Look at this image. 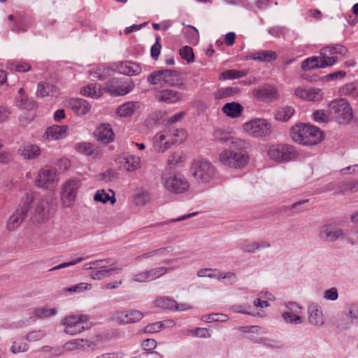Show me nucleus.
<instances>
[{
  "label": "nucleus",
  "mask_w": 358,
  "mask_h": 358,
  "mask_svg": "<svg viewBox=\"0 0 358 358\" xmlns=\"http://www.w3.org/2000/svg\"><path fill=\"white\" fill-rule=\"evenodd\" d=\"M180 55L183 59L187 60L188 62H192L194 59L193 50L189 46L186 45L180 49Z\"/></svg>",
  "instance_id": "8fccbe9b"
},
{
  "label": "nucleus",
  "mask_w": 358,
  "mask_h": 358,
  "mask_svg": "<svg viewBox=\"0 0 358 358\" xmlns=\"http://www.w3.org/2000/svg\"><path fill=\"white\" fill-rule=\"evenodd\" d=\"M308 321L315 326H321L324 323L323 314L320 308L316 304H312L308 308Z\"/></svg>",
  "instance_id": "393cba45"
},
{
  "label": "nucleus",
  "mask_w": 358,
  "mask_h": 358,
  "mask_svg": "<svg viewBox=\"0 0 358 358\" xmlns=\"http://www.w3.org/2000/svg\"><path fill=\"white\" fill-rule=\"evenodd\" d=\"M267 155L272 160L282 162L296 159L298 152L293 145L278 144L270 146L267 151Z\"/></svg>",
  "instance_id": "6e6552de"
},
{
  "label": "nucleus",
  "mask_w": 358,
  "mask_h": 358,
  "mask_svg": "<svg viewBox=\"0 0 358 358\" xmlns=\"http://www.w3.org/2000/svg\"><path fill=\"white\" fill-rule=\"evenodd\" d=\"M242 146L230 145L229 150L222 151L220 155V162L225 166L232 168H241L245 166L249 157L241 149Z\"/></svg>",
  "instance_id": "39448f33"
},
{
  "label": "nucleus",
  "mask_w": 358,
  "mask_h": 358,
  "mask_svg": "<svg viewBox=\"0 0 358 358\" xmlns=\"http://www.w3.org/2000/svg\"><path fill=\"white\" fill-rule=\"evenodd\" d=\"M143 313L136 310L130 311H117L113 317V320L120 324L134 323L143 317Z\"/></svg>",
  "instance_id": "dca6fc26"
},
{
  "label": "nucleus",
  "mask_w": 358,
  "mask_h": 358,
  "mask_svg": "<svg viewBox=\"0 0 358 358\" xmlns=\"http://www.w3.org/2000/svg\"><path fill=\"white\" fill-rule=\"evenodd\" d=\"M8 20L13 22V24L10 26V29L13 31H18L20 30V19L16 18L13 15H9L8 16Z\"/></svg>",
  "instance_id": "0e129e2a"
},
{
  "label": "nucleus",
  "mask_w": 358,
  "mask_h": 358,
  "mask_svg": "<svg viewBox=\"0 0 358 358\" xmlns=\"http://www.w3.org/2000/svg\"><path fill=\"white\" fill-rule=\"evenodd\" d=\"M164 187L169 192L182 194L189 187L187 180L180 174L164 173L162 177Z\"/></svg>",
  "instance_id": "0eeeda50"
},
{
  "label": "nucleus",
  "mask_w": 358,
  "mask_h": 358,
  "mask_svg": "<svg viewBox=\"0 0 358 358\" xmlns=\"http://www.w3.org/2000/svg\"><path fill=\"white\" fill-rule=\"evenodd\" d=\"M80 93L84 96H90L92 98L100 97L102 94V90L100 87H97L96 84H90L87 87H83Z\"/></svg>",
  "instance_id": "72a5a7b5"
},
{
  "label": "nucleus",
  "mask_w": 358,
  "mask_h": 358,
  "mask_svg": "<svg viewBox=\"0 0 358 358\" xmlns=\"http://www.w3.org/2000/svg\"><path fill=\"white\" fill-rule=\"evenodd\" d=\"M257 243L256 241L241 245V249L244 252H255L257 251Z\"/></svg>",
  "instance_id": "774afa93"
},
{
  "label": "nucleus",
  "mask_w": 358,
  "mask_h": 358,
  "mask_svg": "<svg viewBox=\"0 0 358 358\" xmlns=\"http://www.w3.org/2000/svg\"><path fill=\"white\" fill-rule=\"evenodd\" d=\"M169 268L166 267H157L150 270H148V277L150 280H155L164 274H165Z\"/></svg>",
  "instance_id": "49530a36"
},
{
  "label": "nucleus",
  "mask_w": 358,
  "mask_h": 358,
  "mask_svg": "<svg viewBox=\"0 0 358 358\" xmlns=\"http://www.w3.org/2000/svg\"><path fill=\"white\" fill-rule=\"evenodd\" d=\"M160 37L156 36V41L155 44L151 47L150 52L151 56L153 59H157L160 54L162 45L159 43Z\"/></svg>",
  "instance_id": "052dcab7"
},
{
  "label": "nucleus",
  "mask_w": 358,
  "mask_h": 358,
  "mask_svg": "<svg viewBox=\"0 0 358 358\" xmlns=\"http://www.w3.org/2000/svg\"><path fill=\"white\" fill-rule=\"evenodd\" d=\"M176 303L175 300L167 296L159 297L155 301L156 306L168 310H173Z\"/></svg>",
  "instance_id": "ea45409f"
},
{
  "label": "nucleus",
  "mask_w": 358,
  "mask_h": 358,
  "mask_svg": "<svg viewBox=\"0 0 358 358\" xmlns=\"http://www.w3.org/2000/svg\"><path fill=\"white\" fill-rule=\"evenodd\" d=\"M87 258V257H78V258H76V259H73L72 261H70L69 262H64V263L60 264H59L57 266H55V267H53L52 268H50L49 271H55V270H57V269L63 268H66V267H68V266H70L76 265V264L81 262L84 259H86Z\"/></svg>",
  "instance_id": "4d7b16f0"
},
{
  "label": "nucleus",
  "mask_w": 358,
  "mask_h": 358,
  "mask_svg": "<svg viewBox=\"0 0 358 358\" xmlns=\"http://www.w3.org/2000/svg\"><path fill=\"white\" fill-rule=\"evenodd\" d=\"M247 58L262 62H270L277 59V54L272 50H259L251 53Z\"/></svg>",
  "instance_id": "a878e982"
},
{
  "label": "nucleus",
  "mask_w": 358,
  "mask_h": 358,
  "mask_svg": "<svg viewBox=\"0 0 358 358\" xmlns=\"http://www.w3.org/2000/svg\"><path fill=\"white\" fill-rule=\"evenodd\" d=\"M110 192H112L111 196L103 189L97 190L94 196V200L95 201L101 202L103 203H106V202L110 201L111 204H114L116 201L115 198V192L111 189H110Z\"/></svg>",
  "instance_id": "f704fd0d"
},
{
  "label": "nucleus",
  "mask_w": 358,
  "mask_h": 358,
  "mask_svg": "<svg viewBox=\"0 0 358 358\" xmlns=\"http://www.w3.org/2000/svg\"><path fill=\"white\" fill-rule=\"evenodd\" d=\"M293 141L305 145H313L322 139V132L315 126L308 124H297L290 130Z\"/></svg>",
  "instance_id": "f03ea898"
},
{
  "label": "nucleus",
  "mask_w": 358,
  "mask_h": 358,
  "mask_svg": "<svg viewBox=\"0 0 358 358\" xmlns=\"http://www.w3.org/2000/svg\"><path fill=\"white\" fill-rule=\"evenodd\" d=\"M31 69V64L25 62H13L10 64V69L20 73H25Z\"/></svg>",
  "instance_id": "37998d69"
},
{
  "label": "nucleus",
  "mask_w": 358,
  "mask_h": 358,
  "mask_svg": "<svg viewBox=\"0 0 358 358\" xmlns=\"http://www.w3.org/2000/svg\"><path fill=\"white\" fill-rule=\"evenodd\" d=\"M134 199L136 204L143 206L150 201V196L147 191L138 189L134 193Z\"/></svg>",
  "instance_id": "a19ab883"
},
{
  "label": "nucleus",
  "mask_w": 358,
  "mask_h": 358,
  "mask_svg": "<svg viewBox=\"0 0 358 358\" xmlns=\"http://www.w3.org/2000/svg\"><path fill=\"white\" fill-rule=\"evenodd\" d=\"M94 136L98 141L108 144L113 141L115 135L110 124H102L96 129Z\"/></svg>",
  "instance_id": "412c9836"
},
{
  "label": "nucleus",
  "mask_w": 358,
  "mask_h": 358,
  "mask_svg": "<svg viewBox=\"0 0 358 358\" xmlns=\"http://www.w3.org/2000/svg\"><path fill=\"white\" fill-rule=\"evenodd\" d=\"M155 98L159 102L176 103L182 100V94L171 89H164L157 91Z\"/></svg>",
  "instance_id": "f3484780"
},
{
  "label": "nucleus",
  "mask_w": 358,
  "mask_h": 358,
  "mask_svg": "<svg viewBox=\"0 0 358 358\" xmlns=\"http://www.w3.org/2000/svg\"><path fill=\"white\" fill-rule=\"evenodd\" d=\"M28 350V345L23 341H14L10 347L13 354L25 352Z\"/></svg>",
  "instance_id": "603ef678"
},
{
  "label": "nucleus",
  "mask_w": 358,
  "mask_h": 358,
  "mask_svg": "<svg viewBox=\"0 0 358 358\" xmlns=\"http://www.w3.org/2000/svg\"><path fill=\"white\" fill-rule=\"evenodd\" d=\"M75 149L78 152L85 155H94L96 154V148L90 143H80L76 145Z\"/></svg>",
  "instance_id": "e433bc0d"
},
{
  "label": "nucleus",
  "mask_w": 358,
  "mask_h": 358,
  "mask_svg": "<svg viewBox=\"0 0 358 358\" xmlns=\"http://www.w3.org/2000/svg\"><path fill=\"white\" fill-rule=\"evenodd\" d=\"M324 297L327 300L335 301L338 297V290L336 287H331L324 292Z\"/></svg>",
  "instance_id": "e2e57ef3"
},
{
  "label": "nucleus",
  "mask_w": 358,
  "mask_h": 358,
  "mask_svg": "<svg viewBox=\"0 0 358 358\" xmlns=\"http://www.w3.org/2000/svg\"><path fill=\"white\" fill-rule=\"evenodd\" d=\"M286 30L287 29L285 27L276 26L269 28L268 29V32L269 34L275 38H280L285 35Z\"/></svg>",
  "instance_id": "864d4df0"
},
{
  "label": "nucleus",
  "mask_w": 358,
  "mask_h": 358,
  "mask_svg": "<svg viewBox=\"0 0 358 358\" xmlns=\"http://www.w3.org/2000/svg\"><path fill=\"white\" fill-rule=\"evenodd\" d=\"M329 114L339 124H349L352 117V108L345 99H336L329 104Z\"/></svg>",
  "instance_id": "7ed1b4c3"
},
{
  "label": "nucleus",
  "mask_w": 358,
  "mask_h": 358,
  "mask_svg": "<svg viewBox=\"0 0 358 358\" xmlns=\"http://www.w3.org/2000/svg\"><path fill=\"white\" fill-rule=\"evenodd\" d=\"M64 348L61 347H50L46 346V354L48 353L50 357L60 355L64 353Z\"/></svg>",
  "instance_id": "338daca9"
},
{
  "label": "nucleus",
  "mask_w": 358,
  "mask_h": 358,
  "mask_svg": "<svg viewBox=\"0 0 358 358\" xmlns=\"http://www.w3.org/2000/svg\"><path fill=\"white\" fill-rule=\"evenodd\" d=\"M67 106L78 115H84L91 109L90 104L81 98H72L67 101Z\"/></svg>",
  "instance_id": "aec40b11"
},
{
  "label": "nucleus",
  "mask_w": 358,
  "mask_h": 358,
  "mask_svg": "<svg viewBox=\"0 0 358 358\" xmlns=\"http://www.w3.org/2000/svg\"><path fill=\"white\" fill-rule=\"evenodd\" d=\"M17 152L24 159H34L40 155L41 150L36 145L24 143L19 148Z\"/></svg>",
  "instance_id": "b1692460"
},
{
  "label": "nucleus",
  "mask_w": 358,
  "mask_h": 358,
  "mask_svg": "<svg viewBox=\"0 0 358 358\" xmlns=\"http://www.w3.org/2000/svg\"><path fill=\"white\" fill-rule=\"evenodd\" d=\"M203 320L207 322H225L228 320V317L224 314L213 313L203 316Z\"/></svg>",
  "instance_id": "09e8293b"
},
{
  "label": "nucleus",
  "mask_w": 358,
  "mask_h": 358,
  "mask_svg": "<svg viewBox=\"0 0 358 358\" xmlns=\"http://www.w3.org/2000/svg\"><path fill=\"white\" fill-rule=\"evenodd\" d=\"M190 171L196 182L199 183L209 182L215 175V169L212 164L203 159L194 161Z\"/></svg>",
  "instance_id": "423d86ee"
},
{
  "label": "nucleus",
  "mask_w": 358,
  "mask_h": 358,
  "mask_svg": "<svg viewBox=\"0 0 358 358\" xmlns=\"http://www.w3.org/2000/svg\"><path fill=\"white\" fill-rule=\"evenodd\" d=\"M152 85H167L170 87H180L181 83L179 73L175 70L160 69L152 71L147 78Z\"/></svg>",
  "instance_id": "20e7f679"
},
{
  "label": "nucleus",
  "mask_w": 358,
  "mask_h": 358,
  "mask_svg": "<svg viewBox=\"0 0 358 358\" xmlns=\"http://www.w3.org/2000/svg\"><path fill=\"white\" fill-rule=\"evenodd\" d=\"M15 106L20 108L31 110L35 108L36 103L28 98L24 88L21 87L15 96Z\"/></svg>",
  "instance_id": "bb28decb"
},
{
  "label": "nucleus",
  "mask_w": 358,
  "mask_h": 358,
  "mask_svg": "<svg viewBox=\"0 0 358 358\" xmlns=\"http://www.w3.org/2000/svg\"><path fill=\"white\" fill-rule=\"evenodd\" d=\"M83 343V339H72L66 342L64 345V351H73L75 350H80L83 346L80 343Z\"/></svg>",
  "instance_id": "de8ad7c7"
},
{
  "label": "nucleus",
  "mask_w": 358,
  "mask_h": 358,
  "mask_svg": "<svg viewBox=\"0 0 358 358\" xmlns=\"http://www.w3.org/2000/svg\"><path fill=\"white\" fill-rule=\"evenodd\" d=\"M104 263L112 266L114 265L115 262L112 259H105L92 262L91 264H92L93 267H95V269L96 268H100L101 269H106V265Z\"/></svg>",
  "instance_id": "13d9d810"
},
{
  "label": "nucleus",
  "mask_w": 358,
  "mask_h": 358,
  "mask_svg": "<svg viewBox=\"0 0 358 358\" xmlns=\"http://www.w3.org/2000/svg\"><path fill=\"white\" fill-rule=\"evenodd\" d=\"M253 94L257 99L264 101L271 102L279 99L280 94L273 86H266L263 88L255 89Z\"/></svg>",
  "instance_id": "6ab92c4d"
},
{
  "label": "nucleus",
  "mask_w": 358,
  "mask_h": 358,
  "mask_svg": "<svg viewBox=\"0 0 358 358\" xmlns=\"http://www.w3.org/2000/svg\"><path fill=\"white\" fill-rule=\"evenodd\" d=\"M294 315H295V314H293V313L292 314L290 313L284 312L282 314V317L283 318V320H285V322L286 323L296 324H301L302 322L301 316L299 315V320L295 321V320H294V317H295Z\"/></svg>",
  "instance_id": "680f3d73"
},
{
  "label": "nucleus",
  "mask_w": 358,
  "mask_h": 358,
  "mask_svg": "<svg viewBox=\"0 0 358 358\" xmlns=\"http://www.w3.org/2000/svg\"><path fill=\"white\" fill-rule=\"evenodd\" d=\"M164 324L157 322L150 324L147 325L145 327L144 331L145 333L154 334L159 332L162 328H164Z\"/></svg>",
  "instance_id": "5fc2aeb1"
},
{
  "label": "nucleus",
  "mask_w": 358,
  "mask_h": 358,
  "mask_svg": "<svg viewBox=\"0 0 358 358\" xmlns=\"http://www.w3.org/2000/svg\"><path fill=\"white\" fill-rule=\"evenodd\" d=\"M90 275L94 280H101L103 278L107 277V271L106 269H94L92 271H91Z\"/></svg>",
  "instance_id": "69168bd1"
},
{
  "label": "nucleus",
  "mask_w": 358,
  "mask_h": 358,
  "mask_svg": "<svg viewBox=\"0 0 358 358\" xmlns=\"http://www.w3.org/2000/svg\"><path fill=\"white\" fill-rule=\"evenodd\" d=\"M124 167L127 171H134L141 167V158L136 155H129L123 158Z\"/></svg>",
  "instance_id": "2f4dec72"
},
{
  "label": "nucleus",
  "mask_w": 358,
  "mask_h": 358,
  "mask_svg": "<svg viewBox=\"0 0 358 358\" xmlns=\"http://www.w3.org/2000/svg\"><path fill=\"white\" fill-rule=\"evenodd\" d=\"M294 94L299 99L307 101H319L323 97V92L319 88L298 87L295 90Z\"/></svg>",
  "instance_id": "a211bd4d"
},
{
  "label": "nucleus",
  "mask_w": 358,
  "mask_h": 358,
  "mask_svg": "<svg viewBox=\"0 0 358 358\" xmlns=\"http://www.w3.org/2000/svg\"><path fill=\"white\" fill-rule=\"evenodd\" d=\"M46 188H48V185H50V188L53 189L59 180L57 177V171L55 167H50L49 169H46Z\"/></svg>",
  "instance_id": "58836bf2"
},
{
  "label": "nucleus",
  "mask_w": 358,
  "mask_h": 358,
  "mask_svg": "<svg viewBox=\"0 0 358 358\" xmlns=\"http://www.w3.org/2000/svg\"><path fill=\"white\" fill-rule=\"evenodd\" d=\"M286 308H287V310L285 311L286 313H290L295 314L294 320L295 321L299 320V315L301 314V310L302 308L301 306H299L298 303L295 302H288L286 303Z\"/></svg>",
  "instance_id": "c03bdc74"
},
{
  "label": "nucleus",
  "mask_w": 358,
  "mask_h": 358,
  "mask_svg": "<svg viewBox=\"0 0 358 358\" xmlns=\"http://www.w3.org/2000/svg\"><path fill=\"white\" fill-rule=\"evenodd\" d=\"M213 136L220 143H229V146L232 145H234L235 146H243L244 143L243 141L231 137L229 133L221 129H215L213 132Z\"/></svg>",
  "instance_id": "5701e85b"
},
{
  "label": "nucleus",
  "mask_w": 358,
  "mask_h": 358,
  "mask_svg": "<svg viewBox=\"0 0 358 358\" xmlns=\"http://www.w3.org/2000/svg\"><path fill=\"white\" fill-rule=\"evenodd\" d=\"M338 191L334 194L350 195L358 192V180H350L343 182L338 186Z\"/></svg>",
  "instance_id": "7c9ffc66"
},
{
  "label": "nucleus",
  "mask_w": 358,
  "mask_h": 358,
  "mask_svg": "<svg viewBox=\"0 0 358 358\" xmlns=\"http://www.w3.org/2000/svg\"><path fill=\"white\" fill-rule=\"evenodd\" d=\"M120 72L129 76L139 75L141 71V66L136 62L126 61L120 64Z\"/></svg>",
  "instance_id": "cd10ccee"
},
{
  "label": "nucleus",
  "mask_w": 358,
  "mask_h": 358,
  "mask_svg": "<svg viewBox=\"0 0 358 358\" xmlns=\"http://www.w3.org/2000/svg\"><path fill=\"white\" fill-rule=\"evenodd\" d=\"M294 113V109L292 106H284L279 108L275 114L277 120L287 122Z\"/></svg>",
  "instance_id": "c9c22d12"
},
{
  "label": "nucleus",
  "mask_w": 358,
  "mask_h": 358,
  "mask_svg": "<svg viewBox=\"0 0 358 358\" xmlns=\"http://www.w3.org/2000/svg\"><path fill=\"white\" fill-rule=\"evenodd\" d=\"M329 115L323 110H316L313 113V119L317 122H327L329 120Z\"/></svg>",
  "instance_id": "bf43d9fd"
},
{
  "label": "nucleus",
  "mask_w": 358,
  "mask_h": 358,
  "mask_svg": "<svg viewBox=\"0 0 358 358\" xmlns=\"http://www.w3.org/2000/svg\"><path fill=\"white\" fill-rule=\"evenodd\" d=\"M87 315H71L64 317L63 324L65 326V332L73 336L88 329L90 325L88 323Z\"/></svg>",
  "instance_id": "1a4fd4ad"
},
{
  "label": "nucleus",
  "mask_w": 358,
  "mask_h": 358,
  "mask_svg": "<svg viewBox=\"0 0 358 358\" xmlns=\"http://www.w3.org/2000/svg\"><path fill=\"white\" fill-rule=\"evenodd\" d=\"M327 66H331V63H327L324 58H322V55L313 56L305 59L301 64L303 70H310L314 69H323Z\"/></svg>",
  "instance_id": "4be33fe9"
},
{
  "label": "nucleus",
  "mask_w": 358,
  "mask_h": 358,
  "mask_svg": "<svg viewBox=\"0 0 358 358\" xmlns=\"http://www.w3.org/2000/svg\"><path fill=\"white\" fill-rule=\"evenodd\" d=\"M134 85L131 80L124 81L115 78L107 81L103 90L113 96L127 94L133 90Z\"/></svg>",
  "instance_id": "9b49d317"
},
{
  "label": "nucleus",
  "mask_w": 358,
  "mask_h": 358,
  "mask_svg": "<svg viewBox=\"0 0 358 358\" xmlns=\"http://www.w3.org/2000/svg\"><path fill=\"white\" fill-rule=\"evenodd\" d=\"M244 130L254 137L268 136L272 133V126L265 119L255 118L244 124Z\"/></svg>",
  "instance_id": "9d476101"
},
{
  "label": "nucleus",
  "mask_w": 358,
  "mask_h": 358,
  "mask_svg": "<svg viewBox=\"0 0 358 358\" xmlns=\"http://www.w3.org/2000/svg\"><path fill=\"white\" fill-rule=\"evenodd\" d=\"M31 201H24L15 212L9 217L7 222V229L9 231L16 229L27 217L30 208Z\"/></svg>",
  "instance_id": "4468645a"
},
{
  "label": "nucleus",
  "mask_w": 358,
  "mask_h": 358,
  "mask_svg": "<svg viewBox=\"0 0 358 358\" xmlns=\"http://www.w3.org/2000/svg\"><path fill=\"white\" fill-rule=\"evenodd\" d=\"M187 138L183 129L169 128L157 133L153 137V147L157 152H164L175 143H180Z\"/></svg>",
  "instance_id": "f257e3e1"
},
{
  "label": "nucleus",
  "mask_w": 358,
  "mask_h": 358,
  "mask_svg": "<svg viewBox=\"0 0 358 358\" xmlns=\"http://www.w3.org/2000/svg\"><path fill=\"white\" fill-rule=\"evenodd\" d=\"M136 103L133 101L126 102L117 108L116 113L120 117L131 115L135 110Z\"/></svg>",
  "instance_id": "4c0bfd02"
},
{
  "label": "nucleus",
  "mask_w": 358,
  "mask_h": 358,
  "mask_svg": "<svg viewBox=\"0 0 358 358\" xmlns=\"http://www.w3.org/2000/svg\"><path fill=\"white\" fill-rule=\"evenodd\" d=\"M245 72L236 69L227 70L222 73L223 78L224 79L229 80L240 78L245 76Z\"/></svg>",
  "instance_id": "a18cd8bd"
},
{
  "label": "nucleus",
  "mask_w": 358,
  "mask_h": 358,
  "mask_svg": "<svg viewBox=\"0 0 358 358\" xmlns=\"http://www.w3.org/2000/svg\"><path fill=\"white\" fill-rule=\"evenodd\" d=\"M223 113L227 116L235 118L239 117L243 110V106L237 102H231L224 104L222 108Z\"/></svg>",
  "instance_id": "c756f323"
},
{
  "label": "nucleus",
  "mask_w": 358,
  "mask_h": 358,
  "mask_svg": "<svg viewBox=\"0 0 358 358\" xmlns=\"http://www.w3.org/2000/svg\"><path fill=\"white\" fill-rule=\"evenodd\" d=\"M69 127L66 125H53L46 129V136L59 140L66 138L68 135Z\"/></svg>",
  "instance_id": "c85d7f7f"
},
{
  "label": "nucleus",
  "mask_w": 358,
  "mask_h": 358,
  "mask_svg": "<svg viewBox=\"0 0 358 358\" xmlns=\"http://www.w3.org/2000/svg\"><path fill=\"white\" fill-rule=\"evenodd\" d=\"M168 164L171 166H176L182 162V155L180 152H173L168 158Z\"/></svg>",
  "instance_id": "3c124183"
},
{
  "label": "nucleus",
  "mask_w": 358,
  "mask_h": 358,
  "mask_svg": "<svg viewBox=\"0 0 358 358\" xmlns=\"http://www.w3.org/2000/svg\"><path fill=\"white\" fill-rule=\"evenodd\" d=\"M216 271V269L213 270L212 268H201L197 271L196 275L200 278H217V275L214 273V271Z\"/></svg>",
  "instance_id": "6e6d98bb"
},
{
  "label": "nucleus",
  "mask_w": 358,
  "mask_h": 358,
  "mask_svg": "<svg viewBox=\"0 0 358 358\" xmlns=\"http://www.w3.org/2000/svg\"><path fill=\"white\" fill-rule=\"evenodd\" d=\"M80 185L81 182L78 178H71L63 184L61 197L65 207H70L73 204Z\"/></svg>",
  "instance_id": "f8f14e48"
},
{
  "label": "nucleus",
  "mask_w": 358,
  "mask_h": 358,
  "mask_svg": "<svg viewBox=\"0 0 358 358\" xmlns=\"http://www.w3.org/2000/svg\"><path fill=\"white\" fill-rule=\"evenodd\" d=\"M237 87H222L214 92V98L216 100H220L234 96L238 92Z\"/></svg>",
  "instance_id": "473e14b6"
},
{
  "label": "nucleus",
  "mask_w": 358,
  "mask_h": 358,
  "mask_svg": "<svg viewBox=\"0 0 358 358\" xmlns=\"http://www.w3.org/2000/svg\"><path fill=\"white\" fill-rule=\"evenodd\" d=\"M318 237L324 242H335L339 238L344 239L346 235L342 229L333 224H327L320 227Z\"/></svg>",
  "instance_id": "ddd939ff"
},
{
  "label": "nucleus",
  "mask_w": 358,
  "mask_h": 358,
  "mask_svg": "<svg viewBox=\"0 0 358 358\" xmlns=\"http://www.w3.org/2000/svg\"><path fill=\"white\" fill-rule=\"evenodd\" d=\"M217 279L223 280L226 285H233L237 281V276L232 272L220 273L217 274Z\"/></svg>",
  "instance_id": "79ce46f5"
},
{
  "label": "nucleus",
  "mask_w": 358,
  "mask_h": 358,
  "mask_svg": "<svg viewBox=\"0 0 358 358\" xmlns=\"http://www.w3.org/2000/svg\"><path fill=\"white\" fill-rule=\"evenodd\" d=\"M348 52V48L341 44H333L327 45L320 50V54L324 58L327 63H331V66L337 62V58L334 55L338 54L344 56Z\"/></svg>",
  "instance_id": "2eb2a0df"
}]
</instances>
